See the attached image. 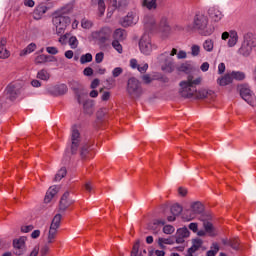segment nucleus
Wrapping results in <instances>:
<instances>
[{"mask_svg": "<svg viewBox=\"0 0 256 256\" xmlns=\"http://www.w3.org/2000/svg\"><path fill=\"white\" fill-rule=\"evenodd\" d=\"M200 83V77L193 80V76L189 75L187 80L180 82L179 94L181 97H184V99H191V97H194L195 99H207V97L215 95L213 90L201 89L197 91L196 85H199Z\"/></svg>", "mask_w": 256, "mask_h": 256, "instance_id": "f257e3e1", "label": "nucleus"}, {"mask_svg": "<svg viewBox=\"0 0 256 256\" xmlns=\"http://www.w3.org/2000/svg\"><path fill=\"white\" fill-rule=\"evenodd\" d=\"M187 31H197L199 35L209 37V35H213L215 27L209 24V18L205 14L198 12L194 16L193 24L188 25Z\"/></svg>", "mask_w": 256, "mask_h": 256, "instance_id": "f03ea898", "label": "nucleus"}, {"mask_svg": "<svg viewBox=\"0 0 256 256\" xmlns=\"http://www.w3.org/2000/svg\"><path fill=\"white\" fill-rule=\"evenodd\" d=\"M72 10L73 8L71 6L63 7L53 15L52 23L56 28L57 35H63V33H65V29L71 25L69 13H71Z\"/></svg>", "mask_w": 256, "mask_h": 256, "instance_id": "7ed1b4c3", "label": "nucleus"}, {"mask_svg": "<svg viewBox=\"0 0 256 256\" xmlns=\"http://www.w3.org/2000/svg\"><path fill=\"white\" fill-rule=\"evenodd\" d=\"M256 47L255 35L251 32H247L243 36V42L241 47L238 49V55L242 57H249L253 53V49Z\"/></svg>", "mask_w": 256, "mask_h": 256, "instance_id": "20e7f679", "label": "nucleus"}, {"mask_svg": "<svg viewBox=\"0 0 256 256\" xmlns=\"http://www.w3.org/2000/svg\"><path fill=\"white\" fill-rule=\"evenodd\" d=\"M126 91L131 99H139V97L143 95V87H141V82H139V80H137L135 77L130 78L127 82Z\"/></svg>", "mask_w": 256, "mask_h": 256, "instance_id": "39448f33", "label": "nucleus"}, {"mask_svg": "<svg viewBox=\"0 0 256 256\" xmlns=\"http://www.w3.org/2000/svg\"><path fill=\"white\" fill-rule=\"evenodd\" d=\"M158 59L162 64L161 69L164 73H173V71H175V62L173 61V58L169 57V52L160 54Z\"/></svg>", "mask_w": 256, "mask_h": 256, "instance_id": "423d86ee", "label": "nucleus"}, {"mask_svg": "<svg viewBox=\"0 0 256 256\" xmlns=\"http://www.w3.org/2000/svg\"><path fill=\"white\" fill-rule=\"evenodd\" d=\"M203 213V204L201 202H194L191 204V210H186L183 213L182 219L184 221H193L195 215Z\"/></svg>", "mask_w": 256, "mask_h": 256, "instance_id": "0eeeda50", "label": "nucleus"}, {"mask_svg": "<svg viewBox=\"0 0 256 256\" xmlns=\"http://www.w3.org/2000/svg\"><path fill=\"white\" fill-rule=\"evenodd\" d=\"M81 145V133L77 129V125L72 126L71 132V154L76 155L79 146Z\"/></svg>", "mask_w": 256, "mask_h": 256, "instance_id": "6e6552de", "label": "nucleus"}, {"mask_svg": "<svg viewBox=\"0 0 256 256\" xmlns=\"http://www.w3.org/2000/svg\"><path fill=\"white\" fill-rule=\"evenodd\" d=\"M139 49L143 55H151L153 51V44H151V37L149 34H144L139 41Z\"/></svg>", "mask_w": 256, "mask_h": 256, "instance_id": "1a4fd4ad", "label": "nucleus"}, {"mask_svg": "<svg viewBox=\"0 0 256 256\" xmlns=\"http://www.w3.org/2000/svg\"><path fill=\"white\" fill-rule=\"evenodd\" d=\"M111 28L103 27L99 31L93 33V38L100 43H107L111 38Z\"/></svg>", "mask_w": 256, "mask_h": 256, "instance_id": "9d476101", "label": "nucleus"}, {"mask_svg": "<svg viewBox=\"0 0 256 256\" xmlns=\"http://www.w3.org/2000/svg\"><path fill=\"white\" fill-rule=\"evenodd\" d=\"M5 93L7 99H10V101H15V99H17L21 93V86H19V84L11 83L6 87Z\"/></svg>", "mask_w": 256, "mask_h": 256, "instance_id": "9b49d317", "label": "nucleus"}, {"mask_svg": "<svg viewBox=\"0 0 256 256\" xmlns=\"http://www.w3.org/2000/svg\"><path fill=\"white\" fill-rule=\"evenodd\" d=\"M240 96L244 101H246V103H248V105H251V107L255 106V96L253 95V92L251 91V89H249V87L242 86L240 88Z\"/></svg>", "mask_w": 256, "mask_h": 256, "instance_id": "f8f14e48", "label": "nucleus"}, {"mask_svg": "<svg viewBox=\"0 0 256 256\" xmlns=\"http://www.w3.org/2000/svg\"><path fill=\"white\" fill-rule=\"evenodd\" d=\"M69 87L70 89H72V91H74L77 102L79 103V105H81V97H83V91H85V87L83 86V84L75 80L69 82Z\"/></svg>", "mask_w": 256, "mask_h": 256, "instance_id": "ddd939ff", "label": "nucleus"}, {"mask_svg": "<svg viewBox=\"0 0 256 256\" xmlns=\"http://www.w3.org/2000/svg\"><path fill=\"white\" fill-rule=\"evenodd\" d=\"M80 157L83 160L91 159V157H93V145L87 142L82 143L80 147Z\"/></svg>", "mask_w": 256, "mask_h": 256, "instance_id": "4468645a", "label": "nucleus"}, {"mask_svg": "<svg viewBox=\"0 0 256 256\" xmlns=\"http://www.w3.org/2000/svg\"><path fill=\"white\" fill-rule=\"evenodd\" d=\"M13 247L15 249L14 254L21 256L25 254V238L21 237L19 239L13 240Z\"/></svg>", "mask_w": 256, "mask_h": 256, "instance_id": "2eb2a0df", "label": "nucleus"}, {"mask_svg": "<svg viewBox=\"0 0 256 256\" xmlns=\"http://www.w3.org/2000/svg\"><path fill=\"white\" fill-rule=\"evenodd\" d=\"M67 91H69V88L66 86V84H59L48 90L50 95H53V97H61L62 95H66Z\"/></svg>", "mask_w": 256, "mask_h": 256, "instance_id": "dca6fc26", "label": "nucleus"}, {"mask_svg": "<svg viewBox=\"0 0 256 256\" xmlns=\"http://www.w3.org/2000/svg\"><path fill=\"white\" fill-rule=\"evenodd\" d=\"M69 195V191H66L60 199L59 210L62 212L67 211V209H69V207L75 203L74 200L69 199Z\"/></svg>", "mask_w": 256, "mask_h": 256, "instance_id": "f3484780", "label": "nucleus"}, {"mask_svg": "<svg viewBox=\"0 0 256 256\" xmlns=\"http://www.w3.org/2000/svg\"><path fill=\"white\" fill-rule=\"evenodd\" d=\"M143 24L146 31H154V29H157V21L153 15H145L143 18Z\"/></svg>", "mask_w": 256, "mask_h": 256, "instance_id": "a211bd4d", "label": "nucleus"}, {"mask_svg": "<svg viewBox=\"0 0 256 256\" xmlns=\"http://www.w3.org/2000/svg\"><path fill=\"white\" fill-rule=\"evenodd\" d=\"M208 15L211 17L216 23L223 19V13L217 9L216 7H211L208 9Z\"/></svg>", "mask_w": 256, "mask_h": 256, "instance_id": "6ab92c4d", "label": "nucleus"}, {"mask_svg": "<svg viewBox=\"0 0 256 256\" xmlns=\"http://www.w3.org/2000/svg\"><path fill=\"white\" fill-rule=\"evenodd\" d=\"M120 25H122V27H131V25H135V16L133 12H129L124 18H122Z\"/></svg>", "mask_w": 256, "mask_h": 256, "instance_id": "aec40b11", "label": "nucleus"}, {"mask_svg": "<svg viewBox=\"0 0 256 256\" xmlns=\"http://www.w3.org/2000/svg\"><path fill=\"white\" fill-rule=\"evenodd\" d=\"M58 192H59V188L57 187V185L51 186L46 192V195L44 198L45 203H51V199H53Z\"/></svg>", "mask_w": 256, "mask_h": 256, "instance_id": "412c9836", "label": "nucleus"}, {"mask_svg": "<svg viewBox=\"0 0 256 256\" xmlns=\"http://www.w3.org/2000/svg\"><path fill=\"white\" fill-rule=\"evenodd\" d=\"M47 6L45 5H40L36 7V9L33 12V17L36 21H39L41 17H43L47 13Z\"/></svg>", "mask_w": 256, "mask_h": 256, "instance_id": "4be33fe9", "label": "nucleus"}, {"mask_svg": "<svg viewBox=\"0 0 256 256\" xmlns=\"http://www.w3.org/2000/svg\"><path fill=\"white\" fill-rule=\"evenodd\" d=\"M194 67L191 62H184L180 66L177 67V71L180 73H186V75H189L193 71Z\"/></svg>", "mask_w": 256, "mask_h": 256, "instance_id": "5701e85b", "label": "nucleus"}, {"mask_svg": "<svg viewBox=\"0 0 256 256\" xmlns=\"http://www.w3.org/2000/svg\"><path fill=\"white\" fill-rule=\"evenodd\" d=\"M127 38V32L121 28H118L114 31L113 39L115 41H125Z\"/></svg>", "mask_w": 256, "mask_h": 256, "instance_id": "b1692460", "label": "nucleus"}, {"mask_svg": "<svg viewBox=\"0 0 256 256\" xmlns=\"http://www.w3.org/2000/svg\"><path fill=\"white\" fill-rule=\"evenodd\" d=\"M217 83H218V85H220V87H225L227 85H231V83H233L231 74H226L223 77L218 78Z\"/></svg>", "mask_w": 256, "mask_h": 256, "instance_id": "393cba45", "label": "nucleus"}, {"mask_svg": "<svg viewBox=\"0 0 256 256\" xmlns=\"http://www.w3.org/2000/svg\"><path fill=\"white\" fill-rule=\"evenodd\" d=\"M142 7L148 9V11H155L158 7H160L155 0H142Z\"/></svg>", "mask_w": 256, "mask_h": 256, "instance_id": "a878e982", "label": "nucleus"}, {"mask_svg": "<svg viewBox=\"0 0 256 256\" xmlns=\"http://www.w3.org/2000/svg\"><path fill=\"white\" fill-rule=\"evenodd\" d=\"M238 41H239V35L237 34V31L231 30L230 38L228 40V47H235Z\"/></svg>", "mask_w": 256, "mask_h": 256, "instance_id": "bb28decb", "label": "nucleus"}, {"mask_svg": "<svg viewBox=\"0 0 256 256\" xmlns=\"http://www.w3.org/2000/svg\"><path fill=\"white\" fill-rule=\"evenodd\" d=\"M204 231L210 236L215 237V227H213V223L209 221L203 222Z\"/></svg>", "mask_w": 256, "mask_h": 256, "instance_id": "cd10ccee", "label": "nucleus"}, {"mask_svg": "<svg viewBox=\"0 0 256 256\" xmlns=\"http://www.w3.org/2000/svg\"><path fill=\"white\" fill-rule=\"evenodd\" d=\"M128 5L129 0H114L112 3L114 9H119V11H122V9H125Z\"/></svg>", "mask_w": 256, "mask_h": 256, "instance_id": "c85d7f7f", "label": "nucleus"}, {"mask_svg": "<svg viewBox=\"0 0 256 256\" xmlns=\"http://www.w3.org/2000/svg\"><path fill=\"white\" fill-rule=\"evenodd\" d=\"M159 225H165V220H155L153 223L148 224L149 231L157 233L159 231Z\"/></svg>", "mask_w": 256, "mask_h": 256, "instance_id": "c756f323", "label": "nucleus"}, {"mask_svg": "<svg viewBox=\"0 0 256 256\" xmlns=\"http://www.w3.org/2000/svg\"><path fill=\"white\" fill-rule=\"evenodd\" d=\"M35 49H37V44L30 43L26 48H24L20 52V57H25V55H29V54L33 53V51H35Z\"/></svg>", "mask_w": 256, "mask_h": 256, "instance_id": "7c9ffc66", "label": "nucleus"}, {"mask_svg": "<svg viewBox=\"0 0 256 256\" xmlns=\"http://www.w3.org/2000/svg\"><path fill=\"white\" fill-rule=\"evenodd\" d=\"M83 109L86 115H93V102L91 100H86L83 103Z\"/></svg>", "mask_w": 256, "mask_h": 256, "instance_id": "2f4dec72", "label": "nucleus"}, {"mask_svg": "<svg viewBox=\"0 0 256 256\" xmlns=\"http://www.w3.org/2000/svg\"><path fill=\"white\" fill-rule=\"evenodd\" d=\"M61 219H62L61 214H56L52 219L50 227L54 229H59V227H61Z\"/></svg>", "mask_w": 256, "mask_h": 256, "instance_id": "473e14b6", "label": "nucleus"}, {"mask_svg": "<svg viewBox=\"0 0 256 256\" xmlns=\"http://www.w3.org/2000/svg\"><path fill=\"white\" fill-rule=\"evenodd\" d=\"M170 211H171L172 215L179 217V215H181V213H183V207L179 204H174L171 206Z\"/></svg>", "mask_w": 256, "mask_h": 256, "instance_id": "72a5a7b5", "label": "nucleus"}, {"mask_svg": "<svg viewBox=\"0 0 256 256\" xmlns=\"http://www.w3.org/2000/svg\"><path fill=\"white\" fill-rule=\"evenodd\" d=\"M67 176V168L62 167L58 170L54 177V181H61V179L65 178Z\"/></svg>", "mask_w": 256, "mask_h": 256, "instance_id": "f704fd0d", "label": "nucleus"}, {"mask_svg": "<svg viewBox=\"0 0 256 256\" xmlns=\"http://www.w3.org/2000/svg\"><path fill=\"white\" fill-rule=\"evenodd\" d=\"M230 77H232V81L233 79L236 81H243V79H245V73L241 71H232Z\"/></svg>", "mask_w": 256, "mask_h": 256, "instance_id": "c9c22d12", "label": "nucleus"}, {"mask_svg": "<svg viewBox=\"0 0 256 256\" xmlns=\"http://www.w3.org/2000/svg\"><path fill=\"white\" fill-rule=\"evenodd\" d=\"M57 229L50 226L49 232H48V243L51 244L53 241H55V237H57Z\"/></svg>", "mask_w": 256, "mask_h": 256, "instance_id": "e433bc0d", "label": "nucleus"}, {"mask_svg": "<svg viewBox=\"0 0 256 256\" xmlns=\"http://www.w3.org/2000/svg\"><path fill=\"white\" fill-rule=\"evenodd\" d=\"M50 77L51 75L45 69H42L37 73V78L41 79L42 81H49Z\"/></svg>", "mask_w": 256, "mask_h": 256, "instance_id": "4c0bfd02", "label": "nucleus"}, {"mask_svg": "<svg viewBox=\"0 0 256 256\" xmlns=\"http://www.w3.org/2000/svg\"><path fill=\"white\" fill-rule=\"evenodd\" d=\"M47 61H49V57H47L45 54H41L35 58L34 63L36 65H44V63H47Z\"/></svg>", "mask_w": 256, "mask_h": 256, "instance_id": "58836bf2", "label": "nucleus"}, {"mask_svg": "<svg viewBox=\"0 0 256 256\" xmlns=\"http://www.w3.org/2000/svg\"><path fill=\"white\" fill-rule=\"evenodd\" d=\"M219 253V244L217 242H214L210 248V250L207 251L206 256H215Z\"/></svg>", "mask_w": 256, "mask_h": 256, "instance_id": "ea45409f", "label": "nucleus"}, {"mask_svg": "<svg viewBox=\"0 0 256 256\" xmlns=\"http://www.w3.org/2000/svg\"><path fill=\"white\" fill-rule=\"evenodd\" d=\"M91 61H93V55L91 53L83 54L80 57L81 65H85L86 63H91Z\"/></svg>", "mask_w": 256, "mask_h": 256, "instance_id": "a19ab883", "label": "nucleus"}, {"mask_svg": "<svg viewBox=\"0 0 256 256\" xmlns=\"http://www.w3.org/2000/svg\"><path fill=\"white\" fill-rule=\"evenodd\" d=\"M176 235H179L180 237L187 239V237L191 235V232H189V229L187 227H183L177 230Z\"/></svg>", "mask_w": 256, "mask_h": 256, "instance_id": "79ce46f5", "label": "nucleus"}, {"mask_svg": "<svg viewBox=\"0 0 256 256\" xmlns=\"http://www.w3.org/2000/svg\"><path fill=\"white\" fill-rule=\"evenodd\" d=\"M213 47H214V45H213V40L207 39L206 41H204V43H203V49H204L205 51H207L208 53H211V51H213Z\"/></svg>", "mask_w": 256, "mask_h": 256, "instance_id": "37998d69", "label": "nucleus"}, {"mask_svg": "<svg viewBox=\"0 0 256 256\" xmlns=\"http://www.w3.org/2000/svg\"><path fill=\"white\" fill-rule=\"evenodd\" d=\"M97 5H98L99 16L103 17V15H105V9H106L105 0H98Z\"/></svg>", "mask_w": 256, "mask_h": 256, "instance_id": "c03bdc74", "label": "nucleus"}, {"mask_svg": "<svg viewBox=\"0 0 256 256\" xmlns=\"http://www.w3.org/2000/svg\"><path fill=\"white\" fill-rule=\"evenodd\" d=\"M81 27L82 29H91V27H93V22L87 18H83L81 20Z\"/></svg>", "mask_w": 256, "mask_h": 256, "instance_id": "a18cd8bd", "label": "nucleus"}, {"mask_svg": "<svg viewBox=\"0 0 256 256\" xmlns=\"http://www.w3.org/2000/svg\"><path fill=\"white\" fill-rule=\"evenodd\" d=\"M68 43L71 49H77L79 46V40H77V37L75 36L70 37Z\"/></svg>", "mask_w": 256, "mask_h": 256, "instance_id": "49530a36", "label": "nucleus"}, {"mask_svg": "<svg viewBox=\"0 0 256 256\" xmlns=\"http://www.w3.org/2000/svg\"><path fill=\"white\" fill-rule=\"evenodd\" d=\"M120 40H113L112 47L117 51L118 53H123V46L119 42Z\"/></svg>", "mask_w": 256, "mask_h": 256, "instance_id": "de8ad7c7", "label": "nucleus"}, {"mask_svg": "<svg viewBox=\"0 0 256 256\" xmlns=\"http://www.w3.org/2000/svg\"><path fill=\"white\" fill-rule=\"evenodd\" d=\"M11 52L7 48H0V59H9Z\"/></svg>", "mask_w": 256, "mask_h": 256, "instance_id": "09e8293b", "label": "nucleus"}, {"mask_svg": "<svg viewBox=\"0 0 256 256\" xmlns=\"http://www.w3.org/2000/svg\"><path fill=\"white\" fill-rule=\"evenodd\" d=\"M199 53H201V47L199 45H192V47H191L192 57L199 56Z\"/></svg>", "mask_w": 256, "mask_h": 256, "instance_id": "8fccbe9b", "label": "nucleus"}, {"mask_svg": "<svg viewBox=\"0 0 256 256\" xmlns=\"http://www.w3.org/2000/svg\"><path fill=\"white\" fill-rule=\"evenodd\" d=\"M163 233H165L166 235H171L172 233H175V227H173L172 225H165L163 227Z\"/></svg>", "mask_w": 256, "mask_h": 256, "instance_id": "3c124183", "label": "nucleus"}, {"mask_svg": "<svg viewBox=\"0 0 256 256\" xmlns=\"http://www.w3.org/2000/svg\"><path fill=\"white\" fill-rule=\"evenodd\" d=\"M228 245L235 251H239V240H229Z\"/></svg>", "mask_w": 256, "mask_h": 256, "instance_id": "603ef678", "label": "nucleus"}, {"mask_svg": "<svg viewBox=\"0 0 256 256\" xmlns=\"http://www.w3.org/2000/svg\"><path fill=\"white\" fill-rule=\"evenodd\" d=\"M46 51L47 53H49V55H57V53H59V50L57 49V47H54V46L46 47Z\"/></svg>", "mask_w": 256, "mask_h": 256, "instance_id": "864d4df0", "label": "nucleus"}, {"mask_svg": "<svg viewBox=\"0 0 256 256\" xmlns=\"http://www.w3.org/2000/svg\"><path fill=\"white\" fill-rule=\"evenodd\" d=\"M105 58V53L99 52L95 55L96 63H103V59Z\"/></svg>", "mask_w": 256, "mask_h": 256, "instance_id": "5fc2aeb1", "label": "nucleus"}, {"mask_svg": "<svg viewBox=\"0 0 256 256\" xmlns=\"http://www.w3.org/2000/svg\"><path fill=\"white\" fill-rule=\"evenodd\" d=\"M188 229H190V231H193V233H197V231H199V225L195 222H192L188 225Z\"/></svg>", "mask_w": 256, "mask_h": 256, "instance_id": "6e6d98bb", "label": "nucleus"}, {"mask_svg": "<svg viewBox=\"0 0 256 256\" xmlns=\"http://www.w3.org/2000/svg\"><path fill=\"white\" fill-rule=\"evenodd\" d=\"M192 245H195L198 249H201V246L203 245V240L200 238H195L192 240Z\"/></svg>", "mask_w": 256, "mask_h": 256, "instance_id": "4d7b16f0", "label": "nucleus"}, {"mask_svg": "<svg viewBox=\"0 0 256 256\" xmlns=\"http://www.w3.org/2000/svg\"><path fill=\"white\" fill-rule=\"evenodd\" d=\"M138 71L139 73H147V69H149V64L144 63L142 66L138 65Z\"/></svg>", "mask_w": 256, "mask_h": 256, "instance_id": "13d9d810", "label": "nucleus"}, {"mask_svg": "<svg viewBox=\"0 0 256 256\" xmlns=\"http://www.w3.org/2000/svg\"><path fill=\"white\" fill-rule=\"evenodd\" d=\"M105 115H107V109L102 108L100 110H98L97 112V119H103V117H105Z\"/></svg>", "mask_w": 256, "mask_h": 256, "instance_id": "bf43d9fd", "label": "nucleus"}, {"mask_svg": "<svg viewBox=\"0 0 256 256\" xmlns=\"http://www.w3.org/2000/svg\"><path fill=\"white\" fill-rule=\"evenodd\" d=\"M121 73H123V68H121V67H116L112 71L113 77H119V75H121Z\"/></svg>", "mask_w": 256, "mask_h": 256, "instance_id": "052dcab7", "label": "nucleus"}, {"mask_svg": "<svg viewBox=\"0 0 256 256\" xmlns=\"http://www.w3.org/2000/svg\"><path fill=\"white\" fill-rule=\"evenodd\" d=\"M142 81L146 84L149 85L153 79H151V76L149 74H145L142 76Z\"/></svg>", "mask_w": 256, "mask_h": 256, "instance_id": "680f3d73", "label": "nucleus"}, {"mask_svg": "<svg viewBox=\"0 0 256 256\" xmlns=\"http://www.w3.org/2000/svg\"><path fill=\"white\" fill-rule=\"evenodd\" d=\"M83 73L86 77H91V75H93V68L91 67H86L84 70H83Z\"/></svg>", "mask_w": 256, "mask_h": 256, "instance_id": "e2e57ef3", "label": "nucleus"}, {"mask_svg": "<svg viewBox=\"0 0 256 256\" xmlns=\"http://www.w3.org/2000/svg\"><path fill=\"white\" fill-rule=\"evenodd\" d=\"M177 59H187V52L180 50L177 54Z\"/></svg>", "mask_w": 256, "mask_h": 256, "instance_id": "0e129e2a", "label": "nucleus"}, {"mask_svg": "<svg viewBox=\"0 0 256 256\" xmlns=\"http://www.w3.org/2000/svg\"><path fill=\"white\" fill-rule=\"evenodd\" d=\"M21 231L22 233H29L30 231H33V225L23 226Z\"/></svg>", "mask_w": 256, "mask_h": 256, "instance_id": "69168bd1", "label": "nucleus"}, {"mask_svg": "<svg viewBox=\"0 0 256 256\" xmlns=\"http://www.w3.org/2000/svg\"><path fill=\"white\" fill-rule=\"evenodd\" d=\"M223 73H225V63L222 62L218 65V74L223 75Z\"/></svg>", "mask_w": 256, "mask_h": 256, "instance_id": "338daca9", "label": "nucleus"}, {"mask_svg": "<svg viewBox=\"0 0 256 256\" xmlns=\"http://www.w3.org/2000/svg\"><path fill=\"white\" fill-rule=\"evenodd\" d=\"M37 255H39V246H35L29 256H37Z\"/></svg>", "mask_w": 256, "mask_h": 256, "instance_id": "774afa93", "label": "nucleus"}]
</instances>
